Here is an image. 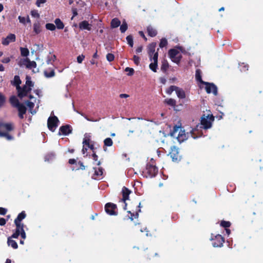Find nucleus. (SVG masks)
Masks as SVG:
<instances>
[{"label":"nucleus","instance_id":"obj_1","mask_svg":"<svg viewBox=\"0 0 263 263\" xmlns=\"http://www.w3.org/2000/svg\"><path fill=\"white\" fill-rule=\"evenodd\" d=\"M214 121V117L211 115L207 116L203 115L201 120V125H197L195 129L191 131L190 134L194 139H196L198 136H195V132L198 130V127H202L204 129H208L211 127L212 122Z\"/></svg>","mask_w":263,"mask_h":263},{"label":"nucleus","instance_id":"obj_2","mask_svg":"<svg viewBox=\"0 0 263 263\" xmlns=\"http://www.w3.org/2000/svg\"><path fill=\"white\" fill-rule=\"evenodd\" d=\"M33 86V84L28 77H26V82L25 85L23 88L20 86H17V90L18 92V96L20 98H22L26 96L28 93L31 91L32 87Z\"/></svg>","mask_w":263,"mask_h":263},{"label":"nucleus","instance_id":"obj_3","mask_svg":"<svg viewBox=\"0 0 263 263\" xmlns=\"http://www.w3.org/2000/svg\"><path fill=\"white\" fill-rule=\"evenodd\" d=\"M171 135L174 137L176 138L179 143L183 142L189 137V134H186L184 129L180 126L174 127Z\"/></svg>","mask_w":263,"mask_h":263},{"label":"nucleus","instance_id":"obj_4","mask_svg":"<svg viewBox=\"0 0 263 263\" xmlns=\"http://www.w3.org/2000/svg\"><path fill=\"white\" fill-rule=\"evenodd\" d=\"M182 49L181 47H177L172 49L168 51V55L171 60L177 64L180 62L182 55Z\"/></svg>","mask_w":263,"mask_h":263},{"label":"nucleus","instance_id":"obj_5","mask_svg":"<svg viewBox=\"0 0 263 263\" xmlns=\"http://www.w3.org/2000/svg\"><path fill=\"white\" fill-rule=\"evenodd\" d=\"M13 129V125L11 123H0V137H4L8 140H11L12 137L8 132Z\"/></svg>","mask_w":263,"mask_h":263},{"label":"nucleus","instance_id":"obj_6","mask_svg":"<svg viewBox=\"0 0 263 263\" xmlns=\"http://www.w3.org/2000/svg\"><path fill=\"white\" fill-rule=\"evenodd\" d=\"M83 148H82V153L83 155H87L86 154V152L87 151L88 148H90L91 150H93L94 146L92 143L91 141L90 140V136L89 134H85L84 136V138L83 141Z\"/></svg>","mask_w":263,"mask_h":263},{"label":"nucleus","instance_id":"obj_7","mask_svg":"<svg viewBox=\"0 0 263 263\" xmlns=\"http://www.w3.org/2000/svg\"><path fill=\"white\" fill-rule=\"evenodd\" d=\"M59 120L55 116L50 117L48 119V127L52 132H54L58 125Z\"/></svg>","mask_w":263,"mask_h":263},{"label":"nucleus","instance_id":"obj_8","mask_svg":"<svg viewBox=\"0 0 263 263\" xmlns=\"http://www.w3.org/2000/svg\"><path fill=\"white\" fill-rule=\"evenodd\" d=\"M203 84L206 85L205 90L207 93H213L214 95H216L217 94V87L214 84L205 82Z\"/></svg>","mask_w":263,"mask_h":263},{"label":"nucleus","instance_id":"obj_9","mask_svg":"<svg viewBox=\"0 0 263 263\" xmlns=\"http://www.w3.org/2000/svg\"><path fill=\"white\" fill-rule=\"evenodd\" d=\"M158 55V53H155L153 58H151V59H150L151 61H152V63L149 64V68L154 72L157 71Z\"/></svg>","mask_w":263,"mask_h":263},{"label":"nucleus","instance_id":"obj_10","mask_svg":"<svg viewBox=\"0 0 263 263\" xmlns=\"http://www.w3.org/2000/svg\"><path fill=\"white\" fill-rule=\"evenodd\" d=\"M30 99L31 101L26 102V105L27 107L29 108V111L32 115L35 114L36 112V109H33V108L34 106V104L36 103V99H34V98L32 96H30Z\"/></svg>","mask_w":263,"mask_h":263},{"label":"nucleus","instance_id":"obj_11","mask_svg":"<svg viewBox=\"0 0 263 263\" xmlns=\"http://www.w3.org/2000/svg\"><path fill=\"white\" fill-rule=\"evenodd\" d=\"M170 155L173 161H177L179 159L178 149L176 146L171 147Z\"/></svg>","mask_w":263,"mask_h":263},{"label":"nucleus","instance_id":"obj_12","mask_svg":"<svg viewBox=\"0 0 263 263\" xmlns=\"http://www.w3.org/2000/svg\"><path fill=\"white\" fill-rule=\"evenodd\" d=\"M116 209V205L113 203H108L105 205V209L107 213L109 215H116L115 210Z\"/></svg>","mask_w":263,"mask_h":263},{"label":"nucleus","instance_id":"obj_13","mask_svg":"<svg viewBox=\"0 0 263 263\" xmlns=\"http://www.w3.org/2000/svg\"><path fill=\"white\" fill-rule=\"evenodd\" d=\"M15 34H10L6 38L3 39L2 44L4 45H8L10 43L15 42Z\"/></svg>","mask_w":263,"mask_h":263},{"label":"nucleus","instance_id":"obj_14","mask_svg":"<svg viewBox=\"0 0 263 263\" xmlns=\"http://www.w3.org/2000/svg\"><path fill=\"white\" fill-rule=\"evenodd\" d=\"M215 241L213 243L214 247H220L222 246L223 238L220 235H217L215 236Z\"/></svg>","mask_w":263,"mask_h":263},{"label":"nucleus","instance_id":"obj_15","mask_svg":"<svg viewBox=\"0 0 263 263\" xmlns=\"http://www.w3.org/2000/svg\"><path fill=\"white\" fill-rule=\"evenodd\" d=\"M103 175V170L100 167L93 168V174L92 177L95 179H100Z\"/></svg>","mask_w":263,"mask_h":263},{"label":"nucleus","instance_id":"obj_16","mask_svg":"<svg viewBox=\"0 0 263 263\" xmlns=\"http://www.w3.org/2000/svg\"><path fill=\"white\" fill-rule=\"evenodd\" d=\"M79 27L82 30H90L91 28V25L87 21H84L79 24Z\"/></svg>","mask_w":263,"mask_h":263},{"label":"nucleus","instance_id":"obj_17","mask_svg":"<svg viewBox=\"0 0 263 263\" xmlns=\"http://www.w3.org/2000/svg\"><path fill=\"white\" fill-rule=\"evenodd\" d=\"M16 108H17L19 112L18 116L20 118H23L24 115L26 113V108L25 105L23 104H21L17 107H16Z\"/></svg>","mask_w":263,"mask_h":263},{"label":"nucleus","instance_id":"obj_18","mask_svg":"<svg viewBox=\"0 0 263 263\" xmlns=\"http://www.w3.org/2000/svg\"><path fill=\"white\" fill-rule=\"evenodd\" d=\"M70 132V127L68 125L63 126L60 127L59 135H66Z\"/></svg>","mask_w":263,"mask_h":263},{"label":"nucleus","instance_id":"obj_19","mask_svg":"<svg viewBox=\"0 0 263 263\" xmlns=\"http://www.w3.org/2000/svg\"><path fill=\"white\" fill-rule=\"evenodd\" d=\"M33 29L35 34H39L42 31L41 26L39 21H36L33 24Z\"/></svg>","mask_w":263,"mask_h":263},{"label":"nucleus","instance_id":"obj_20","mask_svg":"<svg viewBox=\"0 0 263 263\" xmlns=\"http://www.w3.org/2000/svg\"><path fill=\"white\" fill-rule=\"evenodd\" d=\"M130 193V191L127 188L124 187L122 189L123 199L122 200L125 202L126 200L128 199V196Z\"/></svg>","mask_w":263,"mask_h":263},{"label":"nucleus","instance_id":"obj_21","mask_svg":"<svg viewBox=\"0 0 263 263\" xmlns=\"http://www.w3.org/2000/svg\"><path fill=\"white\" fill-rule=\"evenodd\" d=\"M176 93L177 97L180 99H183L185 97L184 91L181 88L177 87L176 88Z\"/></svg>","mask_w":263,"mask_h":263},{"label":"nucleus","instance_id":"obj_22","mask_svg":"<svg viewBox=\"0 0 263 263\" xmlns=\"http://www.w3.org/2000/svg\"><path fill=\"white\" fill-rule=\"evenodd\" d=\"M18 19L20 22L24 25L26 24V23H31L29 16H27V17L19 16Z\"/></svg>","mask_w":263,"mask_h":263},{"label":"nucleus","instance_id":"obj_23","mask_svg":"<svg viewBox=\"0 0 263 263\" xmlns=\"http://www.w3.org/2000/svg\"><path fill=\"white\" fill-rule=\"evenodd\" d=\"M10 101L11 104L14 107H17L21 103H19V101L17 98L15 96H12L10 99Z\"/></svg>","mask_w":263,"mask_h":263},{"label":"nucleus","instance_id":"obj_24","mask_svg":"<svg viewBox=\"0 0 263 263\" xmlns=\"http://www.w3.org/2000/svg\"><path fill=\"white\" fill-rule=\"evenodd\" d=\"M155 53V44H152L149 46L148 49V54L150 57V59L153 58Z\"/></svg>","mask_w":263,"mask_h":263},{"label":"nucleus","instance_id":"obj_25","mask_svg":"<svg viewBox=\"0 0 263 263\" xmlns=\"http://www.w3.org/2000/svg\"><path fill=\"white\" fill-rule=\"evenodd\" d=\"M26 214L24 212H22L21 213L18 214L16 219H15V223H21V221L25 218Z\"/></svg>","mask_w":263,"mask_h":263},{"label":"nucleus","instance_id":"obj_26","mask_svg":"<svg viewBox=\"0 0 263 263\" xmlns=\"http://www.w3.org/2000/svg\"><path fill=\"white\" fill-rule=\"evenodd\" d=\"M120 24H121V22L119 20V19H118L117 18H115L112 19L111 22V28H117L119 26H120Z\"/></svg>","mask_w":263,"mask_h":263},{"label":"nucleus","instance_id":"obj_27","mask_svg":"<svg viewBox=\"0 0 263 263\" xmlns=\"http://www.w3.org/2000/svg\"><path fill=\"white\" fill-rule=\"evenodd\" d=\"M54 23L57 26V27L59 29H62L64 27V24L61 21L60 18H56L54 21Z\"/></svg>","mask_w":263,"mask_h":263},{"label":"nucleus","instance_id":"obj_28","mask_svg":"<svg viewBox=\"0 0 263 263\" xmlns=\"http://www.w3.org/2000/svg\"><path fill=\"white\" fill-rule=\"evenodd\" d=\"M29 60L28 58L21 59L19 62L18 65L20 66H25L27 68L28 64H29Z\"/></svg>","mask_w":263,"mask_h":263},{"label":"nucleus","instance_id":"obj_29","mask_svg":"<svg viewBox=\"0 0 263 263\" xmlns=\"http://www.w3.org/2000/svg\"><path fill=\"white\" fill-rule=\"evenodd\" d=\"M7 243L8 246H11L13 249L17 248L18 246L16 242L13 240H12L11 238H8Z\"/></svg>","mask_w":263,"mask_h":263},{"label":"nucleus","instance_id":"obj_30","mask_svg":"<svg viewBox=\"0 0 263 263\" xmlns=\"http://www.w3.org/2000/svg\"><path fill=\"white\" fill-rule=\"evenodd\" d=\"M148 34L151 36H155L157 34L156 30L151 26H148L147 28Z\"/></svg>","mask_w":263,"mask_h":263},{"label":"nucleus","instance_id":"obj_31","mask_svg":"<svg viewBox=\"0 0 263 263\" xmlns=\"http://www.w3.org/2000/svg\"><path fill=\"white\" fill-rule=\"evenodd\" d=\"M195 77L197 81L200 82L201 83H204V82L201 80V72L199 69L196 70Z\"/></svg>","mask_w":263,"mask_h":263},{"label":"nucleus","instance_id":"obj_32","mask_svg":"<svg viewBox=\"0 0 263 263\" xmlns=\"http://www.w3.org/2000/svg\"><path fill=\"white\" fill-rule=\"evenodd\" d=\"M15 224L16 226V231H15L16 232L21 233L22 232L24 231L23 224H22L21 223H18V222L15 223Z\"/></svg>","mask_w":263,"mask_h":263},{"label":"nucleus","instance_id":"obj_33","mask_svg":"<svg viewBox=\"0 0 263 263\" xmlns=\"http://www.w3.org/2000/svg\"><path fill=\"white\" fill-rule=\"evenodd\" d=\"M164 102L167 104L175 107L176 105V101L173 99H167L164 100Z\"/></svg>","mask_w":263,"mask_h":263},{"label":"nucleus","instance_id":"obj_34","mask_svg":"<svg viewBox=\"0 0 263 263\" xmlns=\"http://www.w3.org/2000/svg\"><path fill=\"white\" fill-rule=\"evenodd\" d=\"M112 140L110 138H107L104 140V146H111L112 145Z\"/></svg>","mask_w":263,"mask_h":263},{"label":"nucleus","instance_id":"obj_35","mask_svg":"<svg viewBox=\"0 0 263 263\" xmlns=\"http://www.w3.org/2000/svg\"><path fill=\"white\" fill-rule=\"evenodd\" d=\"M21 55L23 57H27L29 55V50L26 48H20Z\"/></svg>","mask_w":263,"mask_h":263},{"label":"nucleus","instance_id":"obj_36","mask_svg":"<svg viewBox=\"0 0 263 263\" xmlns=\"http://www.w3.org/2000/svg\"><path fill=\"white\" fill-rule=\"evenodd\" d=\"M44 74L47 78L53 77L55 73L53 69H51L49 72L47 70L44 71Z\"/></svg>","mask_w":263,"mask_h":263},{"label":"nucleus","instance_id":"obj_37","mask_svg":"<svg viewBox=\"0 0 263 263\" xmlns=\"http://www.w3.org/2000/svg\"><path fill=\"white\" fill-rule=\"evenodd\" d=\"M148 170V172L152 173V175L153 176L155 175L158 172V169L155 166H149Z\"/></svg>","mask_w":263,"mask_h":263},{"label":"nucleus","instance_id":"obj_38","mask_svg":"<svg viewBox=\"0 0 263 263\" xmlns=\"http://www.w3.org/2000/svg\"><path fill=\"white\" fill-rule=\"evenodd\" d=\"M55 58L56 57L54 55H49L47 60V63L48 64H52V63L55 61Z\"/></svg>","mask_w":263,"mask_h":263},{"label":"nucleus","instance_id":"obj_39","mask_svg":"<svg viewBox=\"0 0 263 263\" xmlns=\"http://www.w3.org/2000/svg\"><path fill=\"white\" fill-rule=\"evenodd\" d=\"M21 83V81L20 79V77L18 76H15L13 80V84L16 86L17 87V86H19Z\"/></svg>","mask_w":263,"mask_h":263},{"label":"nucleus","instance_id":"obj_40","mask_svg":"<svg viewBox=\"0 0 263 263\" xmlns=\"http://www.w3.org/2000/svg\"><path fill=\"white\" fill-rule=\"evenodd\" d=\"M46 28L47 30L53 31L55 29V26L51 23H47L45 25Z\"/></svg>","mask_w":263,"mask_h":263},{"label":"nucleus","instance_id":"obj_41","mask_svg":"<svg viewBox=\"0 0 263 263\" xmlns=\"http://www.w3.org/2000/svg\"><path fill=\"white\" fill-rule=\"evenodd\" d=\"M126 41L127 42L128 44L130 46L133 47L134 45L133 43V39L132 35H128L126 37Z\"/></svg>","mask_w":263,"mask_h":263},{"label":"nucleus","instance_id":"obj_42","mask_svg":"<svg viewBox=\"0 0 263 263\" xmlns=\"http://www.w3.org/2000/svg\"><path fill=\"white\" fill-rule=\"evenodd\" d=\"M176 87L177 86H171L168 89H167V90H166V92L168 95H170L174 91H176Z\"/></svg>","mask_w":263,"mask_h":263},{"label":"nucleus","instance_id":"obj_43","mask_svg":"<svg viewBox=\"0 0 263 263\" xmlns=\"http://www.w3.org/2000/svg\"><path fill=\"white\" fill-rule=\"evenodd\" d=\"M127 29V25L125 22H123L121 25L120 29L121 32H124Z\"/></svg>","mask_w":263,"mask_h":263},{"label":"nucleus","instance_id":"obj_44","mask_svg":"<svg viewBox=\"0 0 263 263\" xmlns=\"http://www.w3.org/2000/svg\"><path fill=\"white\" fill-rule=\"evenodd\" d=\"M167 44V41L166 39H161V40L160 41L159 46L161 48H163V47H165V46H166Z\"/></svg>","mask_w":263,"mask_h":263},{"label":"nucleus","instance_id":"obj_45","mask_svg":"<svg viewBox=\"0 0 263 263\" xmlns=\"http://www.w3.org/2000/svg\"><path fill=\"white\" fill-rule=\"evenodd\" d=\"M36 66V64L34 61H30L29 60V64H28L27 68L29 69H32L35 68Z\"/></svg>","mask_w":263,"mask_h":263},{"label":"nucleus","instance_id":"obj_46","mask_svg":"<svg viewBox=\"0 0 263 263\" xmlns=\"http://www.w3.org/2000/svg\"><path fill=\"white\" fill-rule=\"evenodd\" d=\"M125 70L126 72H128L127 75L129 76L133 75L134 72V69H133L132 68H129V67H126L125 68Z\"/></svg>","mask_w":263,"mask_h":263},{"label":"nucleus","instance_id":"obj_47","mask_svg":"<svg viewBox=\"0 0 263 263\" xmlns=\"http://www.w3.org/2000/svg\"><path fill=\"white\" fill-rule=\"evenodd\" d=\"M106 59L108 61L111 62V61H114V60L115 59L114 55L111 53H108L106 55Z\"/></svg>","mask_w":263,"mask_h":263},{"label":"nucleus","instance_id":"obj_48","mask_svg":"<svg viewBox=\"0 0 263 263\" xmlns=\"http://www.w3.org/2000/svg\"><path fill=\"white\" fill-rule=\"evenodd\" d=\"M47 0H36L35 4L38 7H41L42 4H45Z\"/></svg>","mask_w":263,"mask_h":263},{"label":"nucleus","instance_id":"obj_49","mask_svg":"<svg viewBox=\"0 0 263 263\" xmlns=\"http://www.w3.org/2000/svg\"><path fill=\"white\" fill-rule=\"evenodd\" d=\"M31 15L34 17H39L40 14L38 13L37 11L36 10H33L31 11Z\"/></svg>","mask_w":263,"mask_h":263},{"label":"nucleus","instance_id":"obj_50","mask_svg":"<svg viewBox=\"0 0 263 263\" xmlns=\"http://www.w3.org/2000/svg\"><path fill=\"white\" fill-rule=\"evenodd\" d=\"M221 226L224 228H228L230 226V222L229 221H222L221 222Z\"/></svg>","mask_w":263,"mask_h":263},{"label":"nucleus","instance_id":"obj_51","mask_svg":"<svg viewBox=\"0 0 263 263\" xmlns=\"http://www.w3.org/2000/svg\"><path fill=\"white\" fill-rule=\"evenodd\" d=\"M84 58H85V55H84L83 54L79 55L77 58L78 63H79L80 64L81 63L83 62V61L84 60Z\"/></svg>","mask_w":263,"mask_h":263},{"label":"nucleus","instance_id":"obj_52","mask_svg":"<svg viewBox=\"0 0 263 263\" xmlns=\"http://www.w3.org/2000/svg\"><path fill=\"white\" fill-rule=\"evenodd\" d=\"M239 66L240 67V70L241 71H245L248 70V65L245 64L244 63H242L241 64H240Z\"/></svg>","mask_w":263,"mask_h":263},{"label":"nucleus","instance_id":"obj_53","mask_svg":"<svg viewBox=\"0 0 263 263\" xmlns=\"http://www.w3.org/2000/svg\"><path fill=\"white\" fill-rule=\"evenodd\" d=\"M133 60H134V63L136 65H138L139 63H140V58L138 56L134 55L133 57Z\"/></svg>","mask_w":263,"mask_h":263},{"label":"nucleus","instance_id":"obj_54","mask_svg":"<svg viewBox=\"0 0 263 263\" xmlns=\"http://www.w3.org/2000/svg\"><path fill=\"white\" fill-rule=\"evenodd\" d=\"M53 157L54 155L53 154H50L45 157V161H49L50 160L52 159V158Z\"/></svg>","mask_w":263,"mask_h":263},{"label":"nucleus","instance_id":"obj_55","mask_svg":"<svg viewBox=\"0 0 263 263\" xmlns=\"http://www.w3.org/2000/svg\"><path fill=\"white\" fill-rule=\"evenodd\" d=\"M128 213H130L131 214V216L129 217V218L131 219V220H133V216L135 217V218H138V213H137L135 215H134L133 213H132L130 211H128Z\"/></svg>","mask_w":263,"mask_h":263},{"label":"nucleus","instance_id":"obj_56","mask_svg":"<svg viewBox=\"0 0 263 263\" xmlns=\"http://www.w3.org/2000/svg\"><path fill=\"white\" fill-rule=\"evenodd\" d=\"M7 212V210L5 208H0V215H5Z\"/></svg>","mask_w":263,"mask_h":263},{"label":"nucleus","instance_id":"obj_57","mask_svg":"<svg viewBox=\"0 0 263 263\" xmlns=\"http://www.w3.org/2000/svg\"><path fill=\"white\" fill-rule=\"evenodd\" d=\"M5 102L4 96L0 93V106H2Z\"/></svg>","mask_w":263,"mask_h":263},{"label":"nucleus","instance_id":"obj_58","mask_svg":"<svg viewBox=\"0 0 263 263\" xmlns=\"http://www.w3.org/2000/svg\"><path fill=\"white\" fill-rule=\"evenodd\" d=\"M10 58L9 57H6V58H4L2 62L4 63H8L10 62Z\"/></svg>","mask_w":263,"mask_h":263},{"label":"nucleus","instance_id":"obj_59","mask_svg":"<svg viewBox=\"0 0 263 263\" xmlns=\"http://www.w3.org/2000/svg\"><path fill=\"white\" fill-rule=\"evenodd\" d=\"M20 235H21L20 233L15 231V232L12 235L11 237L13 238H17Z\"/></svg>","mask_w":263,"mask_h":263},{"label":"nucleus","instance_id":"obj_60","mask_svg":"<svg viewBox=\"0 0 263 263\" xmlns=\"http://www.w3.org/2000/svg\"><path fill=\"white\" fill-rule=\"evenodd\" d=\"M168 67V64L167 63L163 62L162 65L161 69H165Z\"/></svg>","mask_w":263,"mask_h":263},{"label":"nucleus","instance_id":"obj_61","mask_svg":"<svg viewBox=\"0 0 263 263\" xmlns=\"http://www.w3.org/2000/svg\"><path fill=\"white\" fill-rule=\"evenodd\" d=\"M159 80H160V83H161L163 84H165L166 82V79L163 77L160 78L159 79Z\"/></svg>","mask_w":263,"mask_h":263},{"label":"nucleus","instance_id":"obj_62","mask_svg":"<svg viewBox=\"0 0 263 263\" xmlns=\"http://www.w3.org/2000/svg\"><path fill=\"white\" fill-rule=\"evenodd\" d=\"M6 223V220L4 218H0V225L4 226Z\"/></svg>","mask_w":263,"mask_h":263},{"label":"nucleus","instance_id":"obj_63","mask_svg":"<svg viewBox=\"0 0 263 263\" xmlns=\"http://www.w3.org/2000/svg\"><path fill=\"white\" fill-rule=\"evenodd\" d=\"M128 97L129 96L128 95L125 93H122L120 95V97L121 98H128Z\"/></svg>","mask_w":263,"mask_h":263},{"label":"nucleus","instance_id":"obj_64","mask_svg":"<svg viewBox=\"0 0 263 263\" xmlns=\"http://www.w3.org/2000/svg\"><path fill=\"white\" fill-rule=\"evenodd\" d=\"M142 50V47L141 46L137 48L136 51L137 53H140Z\"/></svg>","mask_w":263,"mask_h":263}]
</instances>
